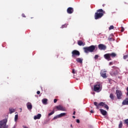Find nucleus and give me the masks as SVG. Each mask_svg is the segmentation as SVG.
<instances>
[{"mask_svg": "<svg viewBox=\"0 0 128 128\" xmlns=\"http://www.w3.org/2000/svg\"><path fill=\"white\" fill-rule=\"evenodd\" d=\"M104 14H106V12L104 11L102 9H99L97 10L96 12L94 14L95 20H98V18H102Z\"/></svg>", "mask_w": 128, "mask_h": 128, "instance_id": "f257e3e1", "label": "nucleus"}, {"mask_svg": "<svg viewBox=\"0 0 128 128\" xmlns=\"http://www.w3.org/2000/svg\"><path fill=\"white\" fill-rule=\"evenodd\" d=\"M83 50L86 54H88V52H94V50H96V46L92 45L88 47H84Z\"/></svg>", "mask_w": 128, "mask_h": 128, "instance_id": "f03ea898", "label": "nucleus"}, {"mask_svg": "<svg viewBox=\"0 0 128 128\" xmlns=\"http://www.w3.org/2000/svg\"><path fill=\"white\" fill-rule=\"evenodd\" d=\"M94 106H96V110L100 108V106H104L106 110H108V106L104 102H100L98 104V102H94Z\"/></svg>", "mask_w": 128, "mask_h": 128, "instance_id": "7ed1b4c3", "label": "nucleus"}, {"mask_svg": "<svg viewBox=\"0 0 128 128\" xmlns=\"http://www.w3.org/2000/svg\"><path fill=\"white\" fill-rule=\"evenodd\" d=\"M116 54L114 53V52H112L110 54H104V58L105 60H112V58H116Z\"/></svg>", "mask_w": 128, "mask_h": 128, "instance_id": "20e7f679", "label": "nucleus"}, {"mask_svg": "<svg viewBox=\"0 0 128 128\" xmlns=\"http://www.w3.org/2000/svg\"><path fill=\"white\" fill-rule=\"evenodd\" d=\"M102 86L100 82L96 83L94 86V92H100L102 90Z\"/></svg>", "mask_w": 128, "mask_h": 128, "instance_id": "39448f33", "label": "nucleus"}, {"mask_svg": "<svg viewBox=\"0 0 128 128\" xmlns=\"http://www.w3.org/2000/svg\"><path fill=\"white\" fill-rule=\"evenodd\" d=\"M8 119H4L0 121V128H8V126L6 125Z\"/></svg>", "mask_w": 128, "mask_h": 128, "instance_id": "423d86ee", "label": "nucleus"}, {"mask_svg": "<svg viewBox=\"0 0 128 128\" xmlns=\"http://www.w3.org/2000/svg\"><path fill=\"white\" fill-rule=\"evenodd\" d=\"M72 58H76V56H80V53L78 50H74L72 52Z\"/></svg>", "mask_w": 128, "mask_h": 128, "instance_id": "0eeeda50", "label": "nucleus"}, {"mask_svg": "<svg viewBox=\"0 0 128 128\" xmlns=\"http://www.w3.org/2000/svg\"><path fill=\"white\" fill-rule=\"evenodd\" d=\"M116 94L118 100H122V92L120 90H116Z\"/></svg>", "mask_w": 128, "mask_h": 128, "instance_id": "6e6552de", "label": "nucleus"}, {"mask_svg": "<svg viewBox=\"0 0 128 128\" xmlns=\"http://www.w3.org/2000/svg\"><path fill=\"white\" fill-rule=\"evenodd\" d=\"M98 48L100 50H106V46L104 44H100L98 46Z\"/></svg>", "mask_w": 128, "mask_h": 128, "instance_id": "1a4fd4ad", "label": "nucleus"}, {"mask_svg": "<svg viewBox=\"0 0 128 128\" xmlns=\"http://www.w3.org/2000/svg\"><path fill=\"white\" fill-rule=\"evenodd\" d=\"M100 75L103 78H108V76H106V71L104 70H101Z\"/></svg>", "mask_w": 128, "mask_h": 128, "instance_id": "9d476101", "label": "nucleus"}, {"mask_svg": "<svg viewBox=\"0 0 128 128\" xmlns=\"http://www.w3.org/2000/svg\"><path fill=\"white\" fill-rule=\"evenodd\" d=\"M56 108L58 110H62V112H66V110L65 108L60 105L56 106Z\"/></svg>", "mask_w": 128, "mask_h": 128, "instance_id": "9b49d317", "label": "nucleus"}, {"mask_svg": "<svg viewBox=\"0 0 128 128\" xmlns=\"http://www.w3.org/2000/svg\"><path fill=\"white\" fill-rule=\"evenodd\" d=\"M67 12L70 14H72V12H74V8L72 7L68 8L67 9Z\"/></svg>", "mask_w": 128, "mask_h": 128, "instance_id": "f8f14e48", "label": "nucleus"}, {"mask_svg": "<svg viewBox=\"0 0 128 128\" xmlns=\"http://www.w3.org/2000/svg\"><path fill=\"white\" fill-rule=\"evenodd\" d=\"M122 104V106H128V98L123 100Z\"/></svg>", "mask_w": 128, "mask_h": 128, "instance_id": "ddd939ff", "label": "nucleus"}, {"mask_svg": "<svg viewBox=\"0 0 128 128\" xmlns=\"http://www.w3.org/2000/svg\"><path fill=\"white\" fill-rule=\"evenodd\" d=\"M42 118V114H38L36 116H34V120H40Z\"/></svg>", "mask_w": 128, "mask_h": 128, "instance_id": "4468645a", "label": "nucleus"}, {"mask_svg": "<svg viewBox=\"0 0 128 128\" xmlns=\"http://www.w3.org/2000/svg\"><path fill=\"white\" fill-rule=\"evenodd\" d=\"M82 60H84V59L82 58H78L76 59V62H79V64H82Z\"/></svg>", "mask_w": 128, "mask_h": 128, "instance_id": "2eb2a0df", "label": "nucleus"}, {"mask_svg": "<svg viewBox=\"0 0 128 128\" xmlns=\"http://www.w3.org/2000/svg\"><path fill=\"white\" fill-rule=\"evenodd\" d=\"M100 110L102 114V116H106V114H107L106 111L102 109H100Z\"/></svg>", "mask_w": 128, "mask_h": 128, "instance_id": "dca6fc26", "label": "nucleus"}, {"mask_svg": "<svg viewBox=\"0 0 128 128\" xmlns=\"http://www.w3.org/2000/svg\"><path fill=\"white\" fill-rule=\"evenodd\" d=\"M27 108L28 110H32V104L28 102L27 104Z\"/></svg>", "mask_w": 128, "mask_h": 128, "instance_id": "f3484780", "label": "nucleus"}, {"mask_svg": "<svg viewBox=\"0 0 128 128\" xmlns=\"http://www.w3.org/2000/svg\"><path fill=\"white\" fill-rule=\"evenodd\" d=\"M78 46H84L85 44L84 43V42H82V41L78 40Z\"/></svg>", "mask_w": 128, "mask_h": 128, "instance_id": "a211bd4d", "label": "nucleus"}, {"mask_svg": "<svg viewBox=\"0 0 128 128\" xmlns=\"http://www.w3.org/2000/svg\"><path fill=\"white\" fill-rule=\"evenodd\" d=\"M110 98L112 100H114L115 96L112 93H111L110 94Z\"/></svg>", "mask_w": 128, "mask_h": 128, "instance_id": "6ab92c4d", "label": "nucleus"}, {"mask_svg": "<svg viewBox=\"0 0 128 128\" xmlns=\"http://www.w3.org/2000/svg\"><path fill=\"white\" fill-rule=\"evenodd\" d=\"M42 104H48V99L44 98L42 100Z\"/></svg>", "mask_w": 128, "mask_h": 128, "instance_id": "aec40b11", "label": "nucleus"}, {"mask_svg": "<svg viewBox=\"0 0 128 128\" xmlns=\"http://www.w3.org/2000/svg\"><path fill=\"white\" fill-rule=\"evenodd\" d=\"M66 114V113H61L60 114H58L59 118H62V116H64Z\"/></svg>", "mask_w": 128, "mask_h": 128, "instance_id": "412c9836", "label": "nucleus"}, {"mask_svg": "<svg viewBox=\"0 0 128 128\" xmlns=\"http://www.w3.org/2000/svg\"><path fill=\"white\" fill-rule=\"evenodd\" d=\"M16 112V110H14V109L10 108V114H12V112Z\"/></svg>", "mask_w": 128, "mask_h": 128, "instance_id": "4be33fe9", "label": "nucleus"}, {"mask_svg": "<svg viewBox=\"0 0 128 128\" xmlns=\"http://www.w3.org/2000/svg\"><path fill=\"white\" fill-rule=\"evenodd\" d=\"M118 128H122V121H120V124L118 125Z\"/></svg>", "mask_w": 128, "mask_h": 128, "instance_id": "5701e85b", "label": "nucleus"}, {"mask_svg": "<svg viewBox=\"0 0 128 128\" xmlns=\"http://www.w3.org/2000/svg\"><path fill=\"white\" fill-rule=\"evenodd\" d=\"M112 74L114 76H116V74H118V71H116V72L113 71V72H112Z\"/></svg>", "mask_w": 128, "mask_h": 128, "instance_id": "b1692460", "label": "nucleus"}, {"mask_svg": "<svg viewBox=\"0 0 128 128\" xmlns=\"http://www.w3.org/2000/svg\"><path fill=\"white\" fill-rule=\"evenodd\" d=\"M18 114H16L15 115V118H14L15 121L16 122V120H18Z\"/></svg>", "mask_w": 128, "mask_h": 128, "instance_id": "393cba45", "label": "nucleus"}, {"mask_svg": "<svg viewBox=\"0 0 128 128\" xmlns=\"http://www.w3.org/2000/svg\"><path fill=\"white\" fill-rule=\"evenodd\" d=\"M124 124H127L128 126V119L124 120Z\"/></svg>", "mask_w": 128, "mask_h": 128, "instance_id": "a878e982", "label": "nucleus"}, {"mask_svg": "<svg viewBox=\"0 0 128 128\" xmlns=\"http://www.w3.org/2000/svg\"><path fill=\"white\" fill-rule=\"evenodd\" d=\"M57 118H60L58 115L55 116L52 120H57Z\"/></svg>", "mask_w": 128, "mask_h": 128, "instance_id": "bb28decb", "label": "nucleus"}, {"mask_svg": "<svg viewBox=\"0 0 128 128\" xmlns=\"http://www.w3.org/2000/svg\"><path fill=\"white\" fill-rule=\"evenodd\" d=\"M54 114V110L52 111L48 114L49 116H52V114Z\"/></svg>", "mask_w": 128, "mask_h": 128, "instance_id": "cd10ccee", "label": "nucleus"}, {"mask_svg": "<svg viewBox=\"0 0 128 128\" xmlns=\"http://www.w3.org/2000/svg\"><path fill=\"white\" fill-rule=\"evenodd\" d=\"M66 26H68V25H66V24H64L61 26V28H66Z\"/></svg>", "mask_w": 128, "mask_h": 128, "instance_id": "c85d7f7f", "label": "nucleus"}, {"mask_svg": "<svg viewBox=\"0 0 128 128\" xmlns=\"http://www.w3.org/2000/svg\"><path fill=\"white\" fill-rule=\"evenodd\" d=\"M114 26H110L109 28V30H114Z\"/></svg>", "mask_w": 128, "mask_h": 128, "instance_id": "c756f323", "label": "nucleus"}, {"mask_svg": "<svg viewBox=\"0 0 128 128\" xmlns=\"http://www.w3.org/2000/svg\"><path fill=\"white\" fill-rule=\"evenodd\" d=\"M128 58V55H126V56H124V60H126V58Z\"/></svg>", "mask_w": 128, "mask_h": 128, "instance_id": "7c9ffc66", "label": "nucleus"}, {"mask_svg": "<svg viewBox=\"0 0 128 128\" xmlns=\"http://www.w3.org/2000/svg\"><path fill=\"white\" fill-rule=\"evenodd\" d=\"M97 58H98V55H95L94 59L97 60Z\"/></svg>", "mask_w": 128, "mask_h": 128, "instance_id": "2f4dec72", "label": "nucleus"}, {"mask_svg": "<svg viewBox=\"0 0 128 128\" xmlns=\"http://www.w3.org/2000/svg\"><path fill=\"white\" fill-rule=\"evenodd\" d=\"M121 32H124V27H122V28H121Z\"/></svg>", "mask_w": 128, "mask_h": 128, "instance_id": "473e14b6", "label": "nucleus"}, {"mask_svg": "<svg viewBox=\"0 0 128 128\" xmlns=\"http://www.w3.org/2000/svg\"><path fill=\"white\" fill-rule=\"evenodd\" d=\"M72 74H76V70H74V69H73L72 70Z\"/></svg>", "mask_w": 128, "mask_h": 128, "instance_id": "72a5a7b5", "label": "nucleus"}, {"mask_svg": "<svg viewBox=\"0 0 128 128\" xmlns=\"http://www.w3.org/2000/svg\"><path fill=\"white\" fill-rule=\"evenodd\" d=\"M108 40L110 42V40H112V38H108Z\"/></svg>", "mask_w": 128, "mask_h": 128, "instance_id": "f704fd0d", "label": "nucleus"}, {"mask_svg": "<svg viewBox=\"0 0 128 128\" xmlns=\"http://www.w3.org/2000/svg\"><path fill=\"white\" fill-rule=\"evenodd\" d=\"M22 18H26V15L24 14H22Z\"/></svg>", "mask_w": 128, "mask_h": 128, "instance_id": "c9c22d12", "label": "nucleus"}, {"mask_svg": "<svg viewBox=\"0 0 128 128\" xmlns=\"http://www.w3.org/2000/svg\"><path fill=\"white\" fill-rule=\"evenodd\" d=\"M54 104H56V102H58V100L54 99Z\"/></svg>", "mask_w": 128, "mask_h": 128, "instance_id": "e433bc0d", "label": "nucleus"}, {"mask_svg": "<svg viewBox=\"0 0 128 128\" xmlns=\"http://www.w3.org/2000/svg\"><path fill=\"white\" fill-rule=\"evenodd\" d=\"M37 94H40V91H38L36 92Z\"/></svg>", "mask_w": 128, "mask_h": 128, "instance_id": "4c0bfd02", "label": "nucleus"}, {"mask_svg": "<svg viewBox=\"0 0 128 128\" xmlns=\"http://www.w3.org/2000/svg\"><path fill=\"white\" fill-rule=\"evenodd\" d=\"M90 112L91 114H94V110H90Z\"/></svg>", "mask_w": 128, "mask_h": 128, "instance_id": "58836bf2", "label": "nucleus"}, {"mask_svg": "<svg viewBox=\"0 0 128 128\" xmlns=\"http://www.w3.org/2000/svg\"><path fill=\"white\" fill-rule=\"evenodd\" d=\"M76 122H78V124H80V120H76Z\"/></svg>", "mask_w": 128, "mask_h": 128, "instance_id": "ea45409f", "label": "nucleus"}, {"mask_svg": "<svg viewBox=\"0 0 128 128\" xmlns=\"http://www.w3.org/2000/svg\"><path fill=\"white\" fill-rule=\"evenodd\" d=\"M109 64H110V66H112V64H113L112 62H110L109 63Z\"/></svg>", "mask_w": 128, "mask_h": 128, "instance_id": "a19ab883", "label": "nucleus"}, {"mask_svg": "<svg viewBox=\"0 0 128 128\" xmlns=\"http://www.w3.org/2000/svg\"><path fill=\"white\" fill-rule=\"evenodd\" d=\"M126 90H127V92H127V96H128V87L127 88Z\"/></svg>", "mask_w": 128, "mask_h": 128, "instance_id": "79ce46f5", "label": "nucleus"}, {"mask_svg": "<svg viewBox=\"0 0 128 128\" xmlns=\"http://www.w3.org/2000/svg\"><path fill=\"white\" fill-rule=\"evenodd\" d=\"M73 114H74V115L76 114V111H74V112Z\"/></svg>", "mask_w": 128, "mask_h": 128, "instance_id": "37998d69", "label": "nucleus"}, {"mask_svg": "<svg viewBox=\"0 0 128 128\" xmlns=\"http://www.w3.org/2000/svg\"><path fill=\"white\" fill-rule=\"evenodd\" d=\"M24 128H28V127L26 126H23Z\"/></svg>", "mask_w": 128, "mask_h": 128, "instance_id": "c03bdc74", "label": "nucleus"}, {"mask_svg": "<svg viewBox=\"0 0 128 128\" xmlns=\"http://www.w3.org/2000/svg\"><path fill=\"white\" fill-rule=\"evenodd\" d=\"M73 118H76V116H72Z\"/></svg>", "mask_w": 128, "mask_h": 128, "instance_id": "a18cd8bd", "label": "nucleus"}, {"mask_svg": "<svg viewBox=\"0 0 128 128\" xmlns=\"http://www.w3.org/2000/svg\"><path fill=\"white\" fill-rule=\"evenodd\" d=\"M106 6V4H102V6Z\"/></svg>", "mask_w": 128, "mask_h": 128, "instance_id": "49530a36", "label": "nucleus"}, {"mask_svg": "<svg viewBox=\"0 0 128 128\" xmlns=\"http://www.w3.org/2000/svg\"><path fill=\"white\" fill-rule=\"evenodd\" d=\"M70 127L72 128V124H70Z\"/></svg>", "mask_w": 128, "mask_h": 128, "instance_id": "de8ad7c7", "label": "nucleus"}, {"mask_svg": "<svg viewBox=\"0 0 128 128\" xmlns=\"http://www.w3.org/2000/svg\"><path fill=\"white\" fill-rule=\"evenodd\" d=\"M13 128H16V127H14Z\"/></svg>", "mask_w": 128, "mask_h": 128, "instance_id": "09e8293b", "label": "nucleus"}]
</instances>
